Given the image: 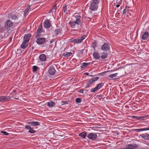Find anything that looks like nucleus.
<instances>
[{"mask_svg": "<svg viewBox=\"0 0 149 149\" xmlns=\"http://www.w3.org/2000/svg\"><path fill=\"white\" fill-rule=\"evenodd\" d=\"M30 6H29L24 10V14L25 15L28 13L29 10L30 8Z\"/></svg>", "mask_w": 149, "mask_h": 149, "instance_id": "c756f323", "label": "nucleus"}, {"mask_svg": "<svg viewBox=\"0 0 149 149\" xmlns=\"http://www.w3.org/2000/svg\"><path fill=\"white\" fill-rule=\"evenodd\" d=\"M110 45L107 43H104L102 46L101 49L103 51H107L109 49Z\"/></svg>", "mask_w": 149, "mask_h": 149, "instance_id": "9b49d317", "label": "nucleus"}, {"mask_svg": "<svg viewBox=\"0 0 149 149\" xmlns=\"http://www.w3.org/2000/svg\"><path fill=\"white\" fill-rule=\"evenodd\" d=\"M8 18L9 19H15L17 18V16L14 14L10 13L8 14Z\"/></svg>", "mask_w": 149, "mask_h": 149, "instance_id": "412c9836", "label": "nucleus"}, {"mask_svg": "<svg viewBox=\"0 0 149 149\" xmlns=\"http://www.w3.org/2000/svg\"><path fill=\"white\" fill-rule=\"evenodd\" d=\"M39 58L41 61H44L46 60V56L44 54H41L39 56Z\"/></svg>", "mask_w": 149, "mask_h": 149, "instance_id": "dca6fc26", "label": "nucleus"}, {"mask_svg": "<svg viewBox=\"0 0 149 149\" xmlns=\"http://www.w3.org/2000/svg\"><path fill=\"white\" fill-rule=\"evenodd\" d=\"M103 85L104 84L102 82L97 84L95 88H93L91 89V92L92 93L95 92L100 89Z\"/></svg>", "mask_w": 149, "mask_h": 149, "instance_id": "20e7f679", "label": "nucleus"}, {"mask_svg": "<svg viewBox=\"0 0 149 149\" xmlns=\"http://www.w3.org/2000/svg\"><path fill=\"white\" fill-rule=\"evenodd\" d=\"M13 25V23L9 19L6 20L4 24V28L7 31H10Z\"/></svg>", "mask_w": 149, "mask_h": 149, "instance_id": "f03ea898", "label": "nucleus"}, {"mask_svg": "<svg viewBox=\"0 0 149 149\" xmlns=\"http://www.w3.org/2000/svg\"><path fill=\"white\" fill-rule=\"evenodd\" d=\"M100 2V0H91L90 1L89 9L93 11L97 10Z\"/></svg>", "mask_w": 149, "mask_h": 149, "instance_id": "f257e3e1", "label": "nucleus"}, {"mask_svg": "<svg viewBox=\"0 0 149 149\" xmlns=\"http://www.w3.org/2000/svg\"><path fill=\"white\" fill-rule=\"evenodd\" d=\"M56 5L53 6V8L54 9H56Z\"/></svg>", "mask_w": 149, "mask_h": 149, "instance_id": "c03bdc74", "label": "nucleus"}, {"mask_svg": "<svg viewBox=\"0 0 149 149\" xmlns=\"http://www.w3.org/2000/svg\"><path fill=\"white\" fill-rule=\"evenodd\" d=\"M29 132L33 134L35 132V131L31 128L29 129Z\"/></svg>", "mask_w": 149, "mask_h": 149, "instance_id": "e433bc0d", "label": "nucleus"}, {"mask_svg": "<svg viewBox=\"0 0 149 149\" xmlns=\"http://www.w3.org/2000/svg\"><path fill=\"white\" fill-rule=\"evenodd\" d=\"M13 96H0V102H5L8 101Z\"/></svg>", "mask_w": 149, "mask_h": 149, "instance_id": "6e6552de", "label": "nucleus"}, {"mask_svg": "<svg viewBox=\"0 0 149 149\" xmlns=\"http://www.w3.org/2000/svg\"><path fill=\"white\" fill-rule=\"evenodd\" d=\"M93 83L92 81L90 80L87 83L86 86L85 87L86 88H87L91 86V85Z\"/></svg>", "mask_w": 149, "mask_h": 149, "instance_id": "a878e982", "label": "nucleus"}, {"mask_svg": "<svg viewBox=\"0 0 149 149\" xmlns=\"http://www.w3.org/2000/svg\"><path fill=\"white\" fill-rule=\"evenodd\" d=\"M86 37L85 35H84L81 36L80 38H79L77 39H74L73 38L71 39V42L75 44V43H80L82 41L84 40Z\"/></svg>", "mask_w": 149, "mask_h": 149, "instance_id": "7ed1b4c3", "label": "nucleus"}, {"mask_svg": "<svg viewBox=\"0 0 149 149\" xmlns=\"http://www.w3.org/2000/svg\"><path fill=\"white\" fill-rule=\"evenodd\" d=\"M120 6V5H119V4H117V5H116V6L118 8V7H119Z\"/></svg>", "mask_w": 149, "mask_h": 149, "instance_id": "a18cd8bd", "label": "nucleus"}, {"mask_svg": "<svg viewBox=\"0 0 149 149\" xmlns=\"http://www.w3.org/2000/svg\"><path fill=\"white\" fill-rule=\"evenodd\" d=\"M28 124H30L31 126H35L38 125H40V123L38 122L35 121H32L29 122L28 123Z\"/></svg>", "mask_w": 149, "mask_h": 149, "instance_id": "f3484780", "label": "nucleus"}, {"mask_svg": "<svg viewBox=\"0 0 149 149\" xmlns=\"http://www.w3.org/2000/svg\"><path fill=\"white\" fill-rule=\"evenodd\" d=\"M69 24L72 28L77 29L79 27V24L75 21L70 22Z\"/></svg>", "mask_w": 149, "mask_h": 149, "instance_id": "39448f33", "label": "nucleus"}, {"mask_svg": "<svg viewBox=\"0 0 149 149\" xmlns=\"http://www.w3.org/2000/svg\"><path fill=\"white\" fill-rule=\"evenodd\" d=\"M93 47L94 48H95V47H94V45H93Z\"/></svg>", "mask_w": 149, "mask_h": 149, "instance_id": "3c124183", "label": "nucleus"}, {"mask_svg": "<svg viewBox=\"0 0 149 149\" xmlns=\"http://www.w3.org/2000/svg\"><path fill=\"white\" fill-rule=\"evenodd\" d=\"M85 74L86 75H88V72H86L85 73Z\"/></svg>", "mask_w": 149, "mask_h": 149, "instance_id": "49530a36", "label": "nucleus"}, {"mask_svg": "<svg viewBox=\"0 0 149 149\" xmlns=\"http://www.w3.org/2000/svg\"><path fill=\"white\" fill-rule=\"evenodd\" d=\"M63 10L64 12H65L67 10V5H65L63 7Z\"/></svg>", "mask_w": 149, "mask_h": 149, "instance_id": "58836bf2", "label": "nucleus"}, {"mask_svg": "<svg viewBox=\"0 0 149 149\" xmlns=\"http://www.w3.org/2000/svg\"><path fill=\"white\" fill-rule=\"evenodd\" d=\"M47 105L49 107H52L55 105V103L53 102L50 101L47 103Z\"/></svg>", "mask_w": 149, "mask_h": 149, "instance_id": "cd10ccee", "label": "nucleus"}, {"mask_svg": "<svg viewBox=\"0 0 149 149\" xmlns=\"http://www.w3.org/2000/svg\"><path fill=\"white\" fill-rule=\"evenodd\" d=\"M61 29H56L54 31V32L55 34L57 35L58 34L60 33H61Z\"/></svg>", "mask_w": 149, "mask_h": 149, "instance_id": "c85d7f7f", "label": "nucleus"}, {"mask_svg": "<svg viewBox=\"0 0 149 149\" xmlns=\"http://www.w3.org/2000/svg\"><path fill=\"white\" fill-rule=\"evenodd\" d=\"M38 68V67L36 66H34L33 67V72H36L37 70V69Z\"/></svg>", "mask_w": 149, "mask_h": 149, "instance_id": "c9c22d12", "label": "nucleus"}, {"mask_svg": "<svg viewBox=\"0 0 149 149\" xmlns=\"http://www.w3.org/2000/svg\"><path fill=\"white\" fill-rule=\"evenodd\" d=\"M1 132L3 134L7 136L9 134L6 131H2Z\"/></svg>", "mask_w": 149, "mask_h": 149, "instance_id": "ea45409f", "label": "nucleus"}, {"mask_svg": "<svg viewBox=\"0 0 149 149\" xmlns=\"http://www.w3.org/2000/svg\"><path fill=\"white\" fill-rule=\"evenodd\" d=\"M73 17L76 20L75 21L79 24L81 23L82 18L81 16L78 13L75 14L74 15Z\"/></svg>", "mask_w": 149, "mask_h": 149, "instance_id": "423d86ee", "label": "nucleus"}, {"mask_svg": "<svg viewBox=\"0 0 149 149\" xmlns=\"http://www.w3.org/2000/svg\"><path fill=\"white\" fill-rule=\"evenodd\" d=\"M125 9H124L123 10V14H124L125 13Z\"/></svg>", "mask_w": 149, "mask_h": 149, "instance_id": "de8ad7c7", "label": "nucleus"}, {"mask_svg": "<svg viewBox=\"0 0 149 149\" xmlns=\"http://www.w3.org/2000/svg\"><path fill=\"white\" fill-rule=\"evenodd\" d=\"M148 140H149V134H148Z\"/></svg>", "mask_w": 149, "mask_h": 149, "instance_id": "603ef678", "label": "nucleus"}, {"mask_svg": "<svg viewBox=\"0 0 149 149\" xmlns=\"http://www.w3.org/2000/svg\"><path fill=\"white\" fill-rule=\"evenodd\" d=\"M140 136L143 139L146 140H148V134H142Z\"/></svg>", "mask_w": 149, "mask_h": 149, "instance_id": "6ab92c4d", "label": "nucleus"}, {"mask_svg": "<svg viewBox=\"0 0 149 149\" xmlns=\"http://www.w3.org/2000/svg\"><path fill=\"white\" fill-rule=\"evenodd\" d=\"M45 39L44 38H39L37 39L36 42L39 45H42L44 43Z\"/></svg>", "mask_w": 149, "mask_h": 149, "instance_id": "4468645a", "label": "nucleus"}, {"mask_svg": "<svg viewBox=\"0 0 149 149\" xmlns=\"http://www.w3.org/2000/svg\"><path fill=\"white\" fill-rule=\"evenodd\" d=\"M55 40L54 39H52V40H51V41H50V43H52L53 42H54V41Z\"/></svg>", "mask_w": 149, "mask_h": 149, "instance_id": "37998d69", "label": "nucleus"}, {"mask_svg": "<svg viewBox=\"0 0 149 149\" xmlns=\"http://www.w3.org/2000/svg\"><path fill=\"white\" fill-rule=\"evenodd\" d=\"M75 102L77 103H79L81 102V100L79 98H77L76 99Z\"/></svg>", "mask_w": 149, "mask_h": 149, "instance_id": "4c0bfd02", "label": "nucleus"}, {"mask_svg": "<svg viewBox=\"0 0 149 149\" xmlns=\"http://www.w3.org/2000/svg\"><path fill=\"white\" fill-rule=\"evenodd\" d=\"M27 42L23 41L21 45V47L23 49H25L28 45Z\"/></svg>", "mask_w": 149, "mask_h": 149, "instance_id": "aec40b11", "label": "nucleus"}, {"mask_svg": "<svg viewBox=\"0 0 149 149\" xmlns=\"http://www.w3.org/2000/svg\"><path fill=\"white\" fill-rule=\"evenodd\" d=\"M149 37V33L148 32L146 31L143 32L141 36V38L143 40H147Z\"/></svg>", "mask_w": 149, "mask_h": 149, "instance_id": "9d476101", "label": "nucleus"}, {"mask_svg": "<svg viewBox=\"0 0 149 149\" xmlns=\"http://www.w3.org/2000/svg\"><path fill=\"white\" fill-rule=\"evenodd\" d=\"M97 135L95 133H90L87 135V137L89 139L93 140H95L97 138Z\"/></svg>", "mask_w": 149, "mask_h": 149, "instance_id": "0eeeda50", "label": "nucleus"}, {"mask_svg": "<svg viewBox=\"0 0 149 149\" xmlns=\"http://www.w3.org/2000/svg\"><path fill=\"white\" fill-rule=\"evenodd\" d=\"M93 56L95 59H99L100 58L99 53L97 52H95L93 53Z\"/></svg>", "mask_w": 149, "mask_h": 149, "instance_id": "a211bd4d", "label": "nucleus"}, {"mask_svg": "<svg viewBox=\"0 0 149 149\" xmlns=\"http://www.w3.org/2000/svg\"><path fill=\"white\" fill-rule=\"evenodd\" d=\"M99 79V77H96L92 79H91V80L92 81L93 83H94L95 82L97 81Z\"/></svg>", "mask_w": 149, "mask_h": 149, "instance_id": "72a5a7b5", "label": "nucleus"}, {"mask_svg": "<svg viewBox=\"0 0 149 149\" xmlns=\"http://www.w3.org/2000/svg\"><path fill=\"white\" fill-rule=\"evenodd\" d=\"M134 130L136 132H140L148 130H149V126L148 127L143 128L135 129H134Z\"/></svg>", "mask_w": 149, "mask_h": 149, "instance_id": "2eb2a0df", "label": "nucleus"}, {"mask_svg": "<svg viewBox=\"0 0 149 149\" xmlns=\"http://www.w3.org/2000/svg\"><path fill=\"white\" fill-rule=\"evenodd\" d=\"M72 54V53L71 52H65L63 54V56L65 57H68L71 56Z\"/></svg>", "mask_w": 149, "mask_h": 149, "instance_id": "393cba45", "label": "nucleus"}, {"mask_svg": "<svg viewBox=\"0 0 149 149\" xmlns=\"http://www.w3.org/2000/svg\"><path fill=\"white\" fill-rule=\"evenodd\" d=\"M5 30L6 29L4 28V26L3 27L2 25H0V31L1 33H3Z\"/></svg>", "mask_w": 149, "mask_h": 149, "instance_id": "7c9ffc66", "label": "nucleus"}, {"mask_svg": "<svg viewBox=\"0 0 149 149\" xmlns=\"http://www.w3.org/2000/svg\"><path fill=\"white\" fill-rule=\"evenodd\" d=\"M67 102H64V104H67Z\"/></svg>", "mask_w": 149, "mask_h": 149, "instance_id": "09e8293b", "label": "nucleus"}, {"mask_svg": "<svg viewBox=\"0 0 149 149\" xmlns=\"http://www.w3.org/2000/svg\"><path fill=\"white\" fill-rule=\"evenodd\" d=\"M117 73H115L114 74H110L109 75V77L110 78H113L116 77L117 75Z\"/></svg>", "mask_w": 149, "mask_h": 149, "instance_id": "2f4dec72", "label": "nucleus"}, {"mask_svg": "<svg viewBox=\"0 0 149 149\" xmlns=\"http://www.w3.org/2000/svg\"><path fill=\"white\" fill-rule=\"evenodd\" d=\"M89 76L90 77H93V75H90Z\"/></svg>", "mask_w": 149, "mask_h": 149, "instance_id": "8fccbe9b", "label": "nucleus"}, {"mask_svg": "<svg viewBox=\"0 0 149 149\" xmlns=\"http://www.w3.org/2000/svg\"><path fill=\"white\" fill-rule=\"evenodd\" d=\"M31 36V35L30 34H27L25 35L24 37L23 41L28 43L30 40V38Z\"/></svg>", "mask_w": 149, "mask_h": 149, "instance_id": "f8f14e48", "label": "nucleus"}, {"mask_svg": "<svg viewBox=\"0 0 149 149\" xmlns=\"http://www.w3.org/2000/svg\"><path fill=\"white\" fill-rule=\"evenodd\" d=\"M15 91H16L15 90H13V92L11 93V94H10V96H13V98L14 99H16V100H19V98L16 97V96H12V95H13V93L15 92Z\"/></svg>", "mask_w": 149, "mask_h": 149, "instance_id": "473e14b6", "label": "nucleus"}, {"mask_svg": "<svg viewBox=\"0 0 149 149\" xmlns=\"http://www.w3.org/2000/svg\"><path fill=\"white\" fill-rule=\"evenodd\" d=\"M56 72V70L53 66H52L49 68L48 72L50 75H54Z\"/></svg>", "mask_w": 149, "mask_h": 149, "instance_id": "ddd939ff", "label": "nucleus"}, {"mask_svg": "<svg viewBox=\"0 0 149 149\" xmlns=\"http://www.w3.org/2000/svg\"><path fill=\"white\" fill-rule=\"evenodd\" d=\"M90 63H83L81 64V68H85L89 65Z\"/></svg>", "mask_w": 149, "mask_h": 149, "instance_id": "b1692460", "label": "nucleus"}, {"mask_svg": "<svg viewBox=\"0 0 149 149\" xmlns=\"http://www.w3.org/2000/svg\"><path fill=\"white\" fill-rule=\"evenodd\" d=\"M31 127L30 126L28 125H26L25 127L26 129H29V130L30 128H31Z\"/></svg>", "mask_w": 149, "mask_h": 149, "instance_id": "79ce46f5", "label": "nucleus"}, {"mask_svg": "<svg viewBox=\"0 0 149 149\" xmlns=\"http://www.w3.org/2000/svg\"><path fill=\"white\" fill-rule=\"evenodd\" d=\"M87 133L85 132H84L79 134V136L82 137L84 139H85Z\"/></svg>", "mask_w": 149, "mask_h": 149, "instance_id": "5701e85b", "label": "nucleus"}, {"mask_svg": "<svg viewBox=\"0 0 149 149\" xmlns=\"http://www.w3.org/2000/svg\"><path fill=\"white\" fill-rule=\"evenodd\" d=\"M99 79V77H96L92 79H91V80L92 81L93 83H94L95 82L97 81Z\"/></svg>", "mask_w": 149, "mask_h": 149, "instance_id": "f704fd0d", "label": "nucleus"}, {"mask_svg": "<svg viewBox=\"0 0 149 149\" xmlns=\"http://www.w3.org/2000/svg\"><path fill=\"white\" fill-rule=\"evenodd\" d=\"M43 25L44 27L46 29H48L50 28L51 26V24L50 23L49 20L47 19L44 21Z\"/></svg>", "mask_w": 149, "mask_h": 149, "instance_id": "1a4fd4ad", "label": "nucleus"}, {"mask_svg": "<svg viewBox=\"0 0 149 149\" xmlns=\"http://www.w3.org/2000/svg\"><path fill=\"white\" fill-rule=\"evenodd\" d=\"M84 90L83 89H81L78 91V92L80 93H81L82 94H83L84 93Z\"/></svg>", "mask_w": 149, "mask_h": 149, "instance_id": "a19ab883", "label": "nucleus"}, {"mask_svg": "<svg viewBox=\"0 0 149 149\" xmlns=\"http://www.w3.org/2000/svg\"><path fill=\"white\" fill-rule=\"evenodd\" d=\"M42 31V23H41L39 25L38 28L37 30V33H41Z\"/></svg>", "mask_w": 149, "mask_h": 149, "instance_id": "4be33fe9", "label": "nucleus"}, {"mask_svg": "<svg viewBox=\"0 0 149 149\" xmlns=\"http://www.w3.org/2000/svg\"><path fill=\"white\" fill-rule=\"evenodd\" d=\"M108 56V54L107 53H103L101 56V58L104 59L106 58Z\"/></svg>", "mask_w": 149, "mask_h": 149, "instance_id": "bb28decb", "label": "nucleus"}]
</instances>
